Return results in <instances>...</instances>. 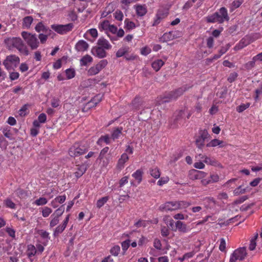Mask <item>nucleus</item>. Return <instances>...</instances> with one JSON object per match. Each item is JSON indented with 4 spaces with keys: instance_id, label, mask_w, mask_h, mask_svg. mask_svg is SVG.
<instances>
[{
    "instance_id": "e2e57ef3",
    "label": "nucleus",
    "mask_w": 262,
    "mask_h": 262,
    "mask_svg": "<svg viewBox=\"0 0 262 262\" xmlns=\"http://www.w3.org/2000/svg\"><path fill=\"white\" fill-rule=\"evenodd\" d=\"M130 244V240L129 239H126L125 241H123L121 243V246L122 250L125 252L128 248H129Z\"/></svg>"
},
{
    "instance_id": "20e7f679",
    "label": "nucleus",
    "mask_w": 262,
    "mask_h": 262,
    "mask_svg": "<svg viewBox=\"0 0 262 262\" xmlns=\"http://www.w3.org/2000/svg\"><path fill=\"white\" fill-rule=\"evenodd\" d=\"M89 148V145L84 142H76L69 148V155L73 158L79 157L85 154Z\"/></svg>"
},
{
    "instance_id": "0eeeda50",
    "label": "nucleus",
    "mask_w": 262,
    "mask_h": 262,
    "mask_svg": "<svg viewBox=\"0 0 262 262\" xmlns=\"http://www.w3.org/2000/svg\"><path fill=\"white\" fill-rule=\"evenodd\" d=\"M210 137L207 129H200L199 131V136L195 138V144L196 147L202 149L205 145V141Z\"/></svg>"
},
{
    "instance_id": "680f3d73",
    "label": "nucleus",
    "mask_w": 262,
    "mask_h": 262,
    "mask_svg": "<svg viewBox=\"0 0 262 262\" xmlns=\"http://www.w3.org/2000/svg\"><path fill=\"white\" fill-rule=\"evenodd\" d=\"M256 60H254L253 57L251 61L247 62L244 67L247 70H251L255 67Z\"/></svg>"
},
{
    "instance_id": "9d476101",
    "label": "nucleus",
    "mask_w": 262,
    "mask_h": 262,
    "mask_svg": "<svg viewBox=\"0 0 262 262\" xmlns=\"http://www.w3.org/2000/svg\"><path fill=\"white\" fill-rule=\"evenodd\" d=\"M74 25L72 23H69L66 25H56L53 24L51 26V28L56 32L59 34H64L71 31L73 28Z\"/></svg>"
},
{
    "instance_id": "2eb2a0df",
    "label": "nucleus",
    "mask_w": 262,
    "mask_h": 262,
    "mask_svg": "<svg viewBox=\"0 0 262 262\" xmlns=\"http://www.w3.org/2000/svg\"><path fill=\"white\" fill-rule=\"evenodd\" d=\"M70 216V215L68 214L63 221L62 224L58 226L55 228L54 231V235L55 236L58 235L59 234L61 233L64 231L69 222Z\"/></svg>"
},
{
    "instance_id": "4be33fe9",
    "label": "nucleus",
    "mask_w": 262,
    "mask_h": 262,
    "mask_svg": "<svg viewBox=\"0 0 262 262\" xmlns=\"http://www.w3.org/2000/svg\"><path fill=\"white\" fill-rule=\"evenodd\" d=\"M225 146L226 143L224 141L217 139L211 140L206 144V147H215L216 146H219V147H224Z\"/></svg>"
},
{
    "instance_id": "4468645a",
    "label": "nucleus",
    "mask_w": 262,
    "mask_h": 262,
    "mask_svg": "<svg viewBox=\"0 0 262 262\" xmlns=\"http://www.w3.org/2000/svg\"><path fill=\"white\" fill-rule=\"evenodd\" d=\"M160 210L162 211H172L178 210L177 201L167 202L162 204L159 207Z\"/></svg>"
},
{
    "instance_id": "774afa93",
    "label": "nucleus",
    "mask_w": 262,
    "mask_h": 262,
    "mask_svg": "<svg viewBox=\"0 0 262 262\" xmlns=\"http://www.w3.org/2000/svg\"><path fill=\"white\" fill-rule=\"evenodd\" d=\"M109 150V147L107 146L103 148L100 151L99 156V159L102 160L104 158L105 155L107 153L108 151Z\"/></svg>"
},
{
    "instance_id": "9b49d317",
    "label": "nucleus",
    "mask_w": 262,
    "mask_h": 262,
    "mask_svg": "<svg viewBox=\"0 0 262 262\" xmlns=\"http://www.w3.org/2000/svg\"><path fill=\"white\" fill-rule=\"evenodd\" d=\"M207 173L203 171L198 170L194 169H191L188 172V178L192 180H205L204 179Z\"/></svg>"
},
{
    "instance_id": "c9c22d12",
    "label": "nucleus",
    "mask_w": 262,
    "mask_h": 262,
    "mask_svg": "<svg viewBox=\"0 0 262 262\" xmlns=\"http://www.w3.org/2000/svg\"><path fill=\"white\" fill-rule=\"evenodd\" d=\"M110 26L108 20H105L100 22L98 25V28L100 31H107Z\"/></svg>"
},
{
    "instance_id": "79ce46f5",
    "label": "nucleus",
    "mask_w": 262,
    "mask_h": 262,
    "mask_svg": "<svg viewBox=\"0 0 262 262\" xmlns=\"http://www.w3.org/2000/svg\"><path fill=\"white\" fill-rule=\"evenodd\" d=\"M64 211V207L63 205H61L57 209H56L54 213L52 214V216H54L59 218L63 213Z\"/></svg>"
},
{
    "instance_id": "473e14b6",
    "label": "nucleus",
    "mask_w": 262,
    "mask_h": 262,
    "mask_svg": "<svg viewBox=\"0 0 262 262\" xmlns=\"http://www.w3.org/2000/svg\"><path fill=\"white\" fill-rule=\"evenodd\" d=\"M143 174V171L142 169H138L132 174V177L137 180L138 183L139 184L142 181Z\"/></svg>"
},
{
    "instance_id": "bf43d9fd",
    "label": "nucleus",
    "mask_w": 262,
    "mask_h": 262,
    "mask_svg": "<svg viewBox=\"0 0 262 262\" xmlns=\"http://www.w3.org/2000/svg\"><path fill=\"white\" fill-rule=\"evenodd\" d=\"M120 251V248L119 246L116 245L111 248L110 252L113 255L116 256L119 254Z\"/></svg>"
},
{
    "instance_id": "7ed1b4c3",
    "label": "nucleus",
    "mask_w": 262,
    "mask_h": 262,
    "mask_svg": "<svg viewBox=\"0 0 262 262\" xmlns=\"http://www.w3.org/2000/svg\"><path fill=\"white\" fill-rule=\"evenodd\" d=\"M187 90L186 87H181L174 91H171L163 96L157 98V102L158 105H161L164 103L169 102L178 99L180 96Z\"/></svg>"
},
{
    "instance_id": "a878e982",
    "label": "nucleus",
    "mask_w": 262,
    "mask_h": 262,
    "mask_svg": "<svg viewBox=\"0 0 262 262\" xmlns=\"http://www.w3.org/2000/svg\"><path fill=\"white\" fill-rule=\"evenodd\" d=\"M35 30L38 33L40 32H43L45 33H48V32H52V31L48 28L46 27L41 21L37 24L35 27Z\"/></svg>"
},
{
    "instance_id": "338daca9",
    "label": "nucleus",
    "mask_w": 262,
    "mask_h": 262,
    "mask_svg": "<svg viewBox=\"0 0 262 262\" xmlns=\"http://www.w3.org/2000/svg\"><path fill=\"white\" fill-rule=\"evenodd\" d=\"M237 76H238V74L237 73H236V72L231 73L230 74V75L227 79V80L230 83H232L236 80Z\"/></svg>"
},
{
    "instance_id": "c03bdc74",
    "label": "nucleus",
    "mask_w": 262,
    "mask_h": 262,
    "mask_svg": "<svg viewBox=\"0 0 262 262\" xmlns=\"http://www.w3.org/2000/svg\"><path fill=\"white\" fill-rule=\"evenodd\" d=\"M124 24L125 28L129 30L136 28L135 24L133 21L129 20L128 18L125 19Z\"/></svg>"
},
{
    "instance_id": "8fccbe9b",
    "label": "nucleus",
    "mask_w": 262,
    "mask_h": 262,
    "mask_svg": "<svg viewBox=\"0 0 262 262\" xmlns=\"http://www.w3.org/2000/svg\"><path fill=\"white\" fill-rule=\"evenodd\" d=\"M47 244V242H43L42 245L40 244H36L35 247L36 253L38 254H41L44 251V246H46Z\"/></svg>"
},
{
    "instance_id": "58836bf2",
    "label": "nucleus",
    "mask_w": 262,
    "mask_h": 262,
    "mask_svg": "<svg viewBox=\"0 0 262 262\" xmlns=\"http://www.w3.org/2000/svg\"><path fill=\"white\" fill-rule=\"evenodd\" d=\"M108 62L106 59H103L100 60L97 64L95 66L97 68L99 72H100L102 69H103L107 64Z\"/></svg>"
},
{
    "instance_id": "0e129e2a",
    "label": "nucleus",
    "mask_w": 262,
    "mask_h": 262,
    "mask_svg": "<svg viewBox=\"0 0 262 262\" xmlns=\"http://www.w3.org/2000/svg\"><path fill=\"white\" fill-rule=\"evenodd\" d=\"M114 17L116 19L121 21L123 19V13L119 10L116 11L114 14Z\"/></svg>"
},
{
    "instance_id": "5fc2aeb1",
    "label": "nucleus",
    "mask_w": 262,
    "mask_h": 262,
    "mask_svg": "<svg viewBox=\"0 0 262 262\" xmlns=\"http://www.w3.org/2000/svg\"><path fill=\"white\" fill-rule=\"evenodd\" d=\"M250 103L248 102L243 103L236 107V111L238 113H242L250 106Z\"/></svg>"
},
{
    "instance_id": "1a4fd4ad",
    "label": "nucleus",
    "mask_w": 262,
    "mask_h": 262,
    "mask_svg": "<svg viewBox=\"0 0 262 262\" xmlns=\"http://www.w3.org/2000/svg\"><path fill=\"white\" fill-rule=\"evenodd\" d=\"M254 35H246L243 37L233 48L234 50L237 51L246 47L257 38L254 37Z\"/></svg>"
},
{
    "instance_id": "5701e85b",
    "label": "nucleus",
    "mask_w": 262,
    "mask_h": 262,
    "mask_svg": "<svg viewBox=\"0 0 262 262\" xmlns=\"http://www.w3.org/2000/svg\"><path fill=\"white\" fill-rule=\"evenodd\" d=\"M97 45L105 50H110L112 48V45L109 43L108 41L103 37H100L98 39Z\"/></svg>"
},
{
    "instance_id": "49530a36",
    "label": "nucleus",
    "mask_w": 262,
    "mask_h": 262,
    "mask_svg": "<svg viewBox=\"0 0 262 262\" xmlns=\"http://www.w3.org/2000/svg\"><path fill=\"white\" fill-rule=\"evenodd\" d=\"M48 200L46 198L40 197L39 199L36 200L34 202V204L37 206H42L47 204Z\"/></svg>"
},
{
    "instance_id": "864d4df0",
    "label": "nucleus",
    "mask_w": 262,
    "mask_h": 262,
    "mask_svg": "<svg viewBox=\"0 0 262 262\" xmlns=\"http://www.w3.org/2000/svg\"><path fill=\"white\" fill-rule=\"evenodd\" d=\"M51 33H46V34H44L43 33H40L38 35V38L40 40V42L41 43L43 44L45 43L46 41L47 40L48 37L51 34Z\"/></svg>"
},
{
    "instance_id": "39448f33",
    "label": "nucleus",
    "mask_w": 262,
    "mask_h": 262,
    "mask_svg": "<svg viewBox=\"0 0 262 262\" xmlns=\"http://www.w3.org/2000/svg\"><path fill=\"white\" fill-rule=\"evenodd\" d=\"M21 36L31 50H36L39 46L40 42L36 34L23 31L21 33Z\"/></svg>"
},
{
    "instance_id": "f257e3e1",
    "label": "nucleus",
    "mask_w": 262,
    "mask_h": 262,
    "mask_svg": "<svg viewBox=\"0 0 262 262\" xmlns=\"http://www.w3.org/2000/svg\"><path fill=\"white\" fill-rule=\"evenodd\" d=\"M4 42L9 48L17 49L19 52L24 56H28L29 54L28 47L20 37H8L5 39Z\"/></svg>"
},
{
    "instance_id": "c85d7f7f",
    "label": "nucleus",
    "mask_w": 262,
    "mask_h": 262,
    "mask_svg": "<svg viewBox=\"0 0 262 262\" xmlns=\"http://www.w3.org/2000/svg\"><path fill=\"white\" fill-rule=\"evenodd\" d=\"M36 247L32 244L28 245L27 246V255L30 258L36 254Z\"/></svg>"
},
{
    "instance_id": "423d86ee",
    "label": "nucleus",
    "mask_w": 262,
    "mask_h": 262,
    "mask_svg": "<svg viewBox=\"0 0 262 262\" xmlns=\"http://www.w3.org/2000/svg\"><path fill=\"white\" fill-rule=\"evenodd\" d=\"M19 62L20 59L18 56L16 55H10L6 57L3 61V64L6 69L9 71L16 68Z\"/></svg>"
},
{
    "instance_id": "aec40b11",
    "label": "nucleus",
    "mask_w": 262,
    "mask_h": 262,
    "mask_svg": "<svg viewBox=\"0 0 262 262\" xmlns=\"http://www.w3.org/2000/svg\"><path fill=\"white\" fill-rule=\"evenodd\" d=\"M92 52L95 56L100 58H103L106 56L105 50L98 46L94 47L92 49Z\"/></svg>"
},
{
    "instance_id": "ea45409f",
    "label": "nucleus",
    "mask_w": 262,
    "mask_h": 262,
    "mask_svg": "<svg viewBox=\"0 0 262 262\" xmlns=\"http://www.w3.org/2000/svg\"><path fill=\"white\" fill-rule=\"evenodd\" d=\"M108 62L106 59H103L100 60L97 64L95 66L97 68L99 72H100L102 69H103L107 64Z\"/></svg>"
},
{
    "instance_id": "c756f323",
    "label": "nucleus",
    "mask_w": 262,
    "mask_h": 262,
    "mask_svg": "<svg viewBox=\"0 0 262 262\" xmlns=\"http://www.w3.org/2000/svg\"><path fill=\"white\" fill-rule=\"evenodd\" d=\"M122 127L115 128L112 133L111 138L113 140L118 139L122 134Z\"/></svg>"
},
{
    "instance_id": "6e6552de",
    "label": "nucleus",
    "mask_w": 262,
    "mask_h": 262,
    "mask_svg": "<svg viewBox=\"0 0 262 262\" xmlns=\"http://www.w3.org/2000/svg\"><path fill=\"white\" fill-rule=\"evenodd\" d=\"M247 254L245 247L238 248L231 254L230 262H242L246 258Z\"/></svg>"
},
{
    "instance_id": "cd10ccee",
    "label": "nucleus",
    "mask_w": 262,
    "mask_h": 262,
    "mask_svg": "<svg viewBox=\"0 0 262 262\" xmlns=\"http://www.w3.org/2000/svg\"><path fill=\"white\" fill-rule=\"evenodd\" d=\"M109 144L111 143V138L108 135L101 136L97 140V144L99 146H102L103 143Z\"/></svg>"
},
{
    "instance_id": "09e8293b",
    "label": "nucleus",
    "mask_w": 262,
    "mask_h": 262,
    "mask_svg": "<svg viewBox=\"0 0 262 262\" xmlns=\"http://www.w3.org/2000/svg\"><path fill=\"white\" fill-rule=\"evenodd\" d=\"M65 72L67 79H71L75 76V71L73 69H68Z\"/></svg>"
},
{
    "instance_id": "a18cd8bd",
    "label": "nucleus",
    "mask_w": 262,
    "mask_h": 262,
    "mask_svg": "<svg viewBox=\"0 0 262 262\" xmlns=\"http://www.w3.org/2000/svg\"><path fill=\"white\" fill-rule=\"evenodd\" d=\"M150 173L151 176L155 179H158L160 176V172L159 169L157 167H155L150 169Z\"/></svg>"
},
{
    "instance_id": "37998d69",
    "label": "nucleus",
    "mask_w": 262,
    "mask_h": 262,
    "mask_svg": "<svg viewBox=\"0 0 262 262\" xmlns=\"http://www.w3.org/2000/svg\"><path fill=\"white\" fill-rule=\"evenodd\" d=\"M29 104H26L24 105L18 111V114L21 117H24L28 114Z\"/></svg>"
},
{
    "instance_id": "ddd939ff",
    "label": "nucleus",
    "mask_w": 262,
    "mask_h": 262,
    "mask_svg": "<svg viewBox=\"0 0 262 262\" xmlns=\"http://www.w3.org/2000/svg\"><path fill=\"white\" fill-rule=\"evenodd\" d=\"M168 14V12L167 10L164 9L158 10L154 19L152 26H156L159 25L162 19L167 17Z\"/></svg>"
},
{
    "instance_id": "393cba45",
    "label": "nucleus",
    "mask_w": 262,
    "mask_h": 262,
    "mask_svg": "<svg viewBox=\"0 0 262 262\" xmlns=\"http://www.w3.org/2000/svg\"><path fill=\"white\" fill-rule=\"evenodd\" d=\"M33 21V18L32 16L25 17L22 20V28L25 29H30Z\"/></svg>"
},
{
    "instance_id": "a211bd4d",
    "label": "nucleus",
    "mask_w": 262,
    "mask_h": 262,
    "mask_svg": "<svg viewBox=\"0 0 262 262\" xmlns=\"http://www.w3.org/2000/svg\"><path fill=\"white\" fill-rule=\"evenodd\" d=\"M89 44L83 40H79L75 46V49L77 52H84L89 48Z\"/></svg>"
},
{
    "instance_id": "603ef678",
    "label": "nucleus",
    "mask_w": 262,
    "mask_h": 262,
    "mask_svg": "<svg viewBox=\"0 0 262 262\" xmlns=\"http://www.w3.org/2000/svg\"><path fill=\"white\" fill-rule=\"evenodd\" d=\"M4 204L6 207L11 209H15L16 205L10 199H7L4 201Z\"/></svg>"
},
{
    "instance_id": "2f4dec72",
    "label": "nucleus",
    "mask_w": 262,
    "mask_h": 262,
    "mask_svg": "<svg viewBox=\"0 0 262 262\" xmlns=\"http://www.w3.org/2000/svg\"><path fill=\"white\" fill-rule=\"evenodd\" d=\"M86 168L83 165H78L77 171L74 173L77 178L81 177L86 171Z\"/></svg>"
},
{
    "instance_id": "7c9ffc66",
    "label": "nucleus",
    "mask_w": 262,
    "mask_h": 262,
    "mask_svg": "<svg viewBox=\"0 0 262 262\" xmlns=\"http://www.w3.org/2000/svg\"><path fill=\"white\" fill-rule=\"evenodd\" d=\"M164 62L162 59H157L155 60L151 64L152 68L158 72L161 68L164 65Z\"/></svg>"
},
{
    "instance_id": "69168bd1",
    "label": "nucleus",
    "mask_w": 262,
    "mask_h": 262,
    "mask_svg": "<svg viewBox=\"0 0 262 262\" xmlns=\"http://www.w3.org/2000/svg\"><path fill=\"white\" fill-rule=\"evenodd\" d=\"M99 73V72L95 66L91 67L88 71V74L90 76H93Z\"/></svg>"
},
{
    "instance_id": "412c9836",
    "label": "nucleus",
    "mask_w": 262,
    "mask_h": 262,
    "mask_svg": "<svg viewBox=\"0 0 262 262\" xmlns=\"http://www.w3.org/2000/svg\"><path fill=\"white\" fill-rule=\"evenodd\" d=\"M176 227L177 229L180 232L184 233L189 232L191 229L189 226H187L186 224L180 221H178L176 223Z\"/></svg>"
},
{
    "instance_id": "e433bc0d",
    "label": "nucleus",
    "mask_w": 262,
    "mask_h": 262,
    "mask_svg": "<svg viewBox=\"0 0 262 262\" xmlns=\"http://www.w3.org/2000/svg\"><path fill=\"white\" fill-rule=\"evenodd\" d=\"M2 133L5 137L11 140L13 139V134L10 130V127H5L2 129Z\"/></svg>"
},
{
    "instance_id": "052dcab7",
    "label": "nucleus",
    "mask_w": 262,
    "mask_h": 262,
    "mask_svg": "<svg viewBox=\"0 0 262 262\" xmlns=\"http://www.w3.org/2000/svg\"><path fill=\"white\" fill-rule=\"evenodd\" d=\"M51 220L50 223V228H53L58 224L59 218L52 215L51 216Z\"/></svg>"
},
{
    "instance_id": "3c124183",
    "label": "nucleus",
    "mask_w": 262,
    "mask_h": 262,
    "mask_svg": "<svg viewBox=\"0 0 262 262\" xmlns=\"http://www.w3.org/2000/svg\"><path fill=\"white\" fill-rule=\"evenodd\" d=\"M257 237H258V234L257 233L251 239L249 247V249L250 250L252 251L255 249L256 245L255 241L257 239Z\"/></svg>"
},
{
    "instance_id": "dca6fc26",
    "label": "nucleus",
    "mask_w": 262,
    "mask_h": 262,
    "mask_svg": "<svg viewBox=\"0 0 262 262\" xmlns=\"http://www.w3.org/2000/svg\"><path fill=\"white\" fill-rule=\"evenodd\" d=\"M128 160L129 157L127 153L125 152L122 154L117 162L116 165L117 169L119 170L123 169L125 166V163L127 162Z\"/></svg>"
},
{
    "instance_id": "6e6d98bb",
    "label": "nucleus",
    "mask_w": 262,
    "mask_h": 262,
    "mask_svg": "<svg viewBox=\"0 0 262 262\" xmlns=\"http://www.w3.org/2000/svg\"><path fill=\"white\" fill-rule=\"evenodd\" d=\"M178 209L186 208L190 205V203L186 201H177Z\"/></svg>"
},
{
    "instance_id": "b1692460",
    "label": "nucleus",
    "mask_w": 262,
    "mask_h": 262,
    "mask_svg": "<svg viewBox=\"0 0 262 262\" xmlns=\"http://www.w3.org/2000/svg\"><path fill=\"white\" fill-rule=\"evenodd\" d=\"M175 38V35L173 31H170L165 33L160 38L159 41L161 42H167Z\"/></svg>"
},
{
    "instance_id": "4d7b16f0",
    "label": "nucleus",
    "mask_w": 262,
    "mask_h": 262,
    "mask_svg": "<svg viewBox=\"0 0 262 262\" xmlns=\"http://www.w3.org/2000/svg\"><path fill=\"white\" fill-rule=\"evenodd\" d=\"M38 234L40 235V236L45 239H46L45 242H48V240L50 239L49 233L46 231L43 230H40L38 231Z\"/></svg>"
},
{
    "instance_id": "de8ad7c7",
    "label": "nucleus",
    "mask_w": 262,
    "mask_h": 262,
    "mask_svg": "<svg viewBox=\"0 0 262 262\" xmlns=\"http://www.w3.org/2000/svg\"><path fill=\"white\" fill-rule=\"evenodd\" d=\"M108 200V196L102 197L101 199H99L96 203L97 207L98 208H100L104 205L105 203L107 202Z\"/></svg>"
},
{
    "instance_id": "4c0bfd02",
    "label": "nucleus",
    "mask_w": 262,
    "mask_h": 262,
    "mask_svg": "<svg viewBox=\"0 0 262 262\" xmlns=\"http://www.w3.org/2000/svg\"><path fill=\"white\" fill-rule=\"evenodd\" d=\"M129 48L128 47H124L119 49L116 53L117 57H121L125 55L126 53L128 52Z\"/></svg>"
},
{
    "instance_id": "6ab92c4d",
    "label": "nucleus",
    "mask_w": 262,
    "mask_h": 262,
    "mask_svg": "<svg viewBox=\"0 0 262 262\" xmlns=\"http://www.w3.org/2000/svg\"><path fill=\"white\" fill-rule=\"evenodd\" d=\"M220 177L216 173L210 174L209 179L205 180H202L201 183L203 185H207L210 183H215L219 181Z\"/></svg>"
},
{
    "instance_id": "a19ab883",
    "label": "nucleus",
    "mask_w": 262,
    "mask_h": 262,
    "mask_svg": "<svg viewBox=\"0 0 262 262\" xmlns=\"http://www.w3.org/2000/svg\"><path fill=\"white\" fill-rule=\"evenodd\" d=\"M16 194L20 199H26L28 196L27 192L21 188H18L16 190Z\"/></svg>"
},
{
    "instance_id": "f8f14e48",
    "label": "nucleus",
    "mask_w": 262,
    "mask_h": 262,
    "mask_svg": "<svg viewBox=\"0 0 262 262\" xmlns=\"http://www.w3.org/2000/svg\"><path fill=\"white\" fill-rule=\"evenodd\" d=\"M199 157L203 160V162L206 163L207 165L215 167L220 166V162L213 157L207 156L202 154H199Z\"/></svg>"
},
{
    "instance_id": "13d9d810",
    "label": "nucleus",
    "mask_w": 262,
    "mask_h": 262,
    "mask_svg": "<svg viewBox=\"0 0 262 262\" xmlns=\"http://www.w3.org/2000/svg\"><path fill=\"white\" fill-rule=\"evenodd\" d=\"M52 212L51 208L48 207H45L42 210V215L44 217H47Z\"/></svg>"
},
{
    "instance_id": "72a5a7b5",
    "label": "nucleus",
    "mask_w": 262,
    "mask_h": 262,
    "mask_svg": "<svg viewBox=\"0 0 262 262\" xmlns=\"http://www.w3.org/2000/svg\"><path fill=\"white\" fill-rule=\"evenodd\" d=\"M204 203L207 208H213L216 204V201L213 198H206L204 200Z\"/></svg>"
},
{
    "instance_id": "f704fd0d",
    "label": "nucleus",
    "mask_w": 262,
    "mask_h": 262,
    "mask_svg": "<svg viewBox=\"0 0 262 262\" xmlns=\"http://www.w3.org/2000/svg\"><path fill=\"white\" fill-rule=\"evenodd\" d=\"M92 61L93 58L89 55H86L80 59V64L82 66H85L88 63L92 62Z\"/></svg>"
},
{
    "instance_id": "f03ea898",
    "label": "nucleus",
    "mask_w": 262,
    "mask_h": 262,
    "mask_svg": "<svg viewBox=\"0 0 262 262\" xmlns=\"http://www.w3.org/2000/svg\"><path fill=\"white\" fill-rule=\"evenodd\" d=\"M205 19L209 23H218L219 24H223L224 21H228L230 17L228 15L227 9L223 7L213 14L206 16Z\"/></svg>"
},
{
    "instance_id": "bb28decb",
    "label": "nucleus",
    "mask_w": 262,
    "mask_h": 262,
    "mask_svg": "<svg viewBox=\"0 0 262 262\" xmlns=\"http://www.w3.org/2000/svg\"><path fill=\"white\" fill-rule=\"evenodd\" d=\"M142 99L138 96H136L132 102L133 107L136 110H139L143 104Z\"/></svg>"
},
{
    "instance_id": "f3484780",
    "label": "nucleus",
    "mask_w": 262,
    "mask_h": 262,
    "mask_svg": "<svg viewBox=\"0 0 262 262\" xmlns=\"http://www.w3.org/2000/svg\"><path fill=\"white\" fill-rule=\"evenodd\" d=\"M134 9L138 17L144 16L147 12V9L145 5H135Z\"/></svg>"
}]
</instances>
